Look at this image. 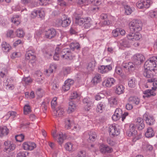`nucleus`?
<instances>
[{"mask_svg": "<svg viewBox=\"0 0 157 157\" xmlns=\"http://www.w3.org/2000/svg\"><path fill=\"white\" fill-rule=\"evenodd\" d=\"M65 82L66 83L68 84L69 85L71 86L74 84V81L73 79H68L65 81Z\"/></svg>", "mask_w": 157, "mask_h": 157, "instance_id": "60", "label": "nucleus"}, {"mask_svg": "<svg viewBox=\"0 0 157 157\" xmlns=\"http://www.w3.org/2000/svg\"><path fill=\"white\" fill-rule=\"evenodd\" d=\"M54 116L56 117H60L64 113V109L61 107H59L54 111Z\"/></svg>", "mask_w": 157, "mask_h": 157, "instance_id": "23", "label": "nucleus"}, {"mask_svg": "<svg viewBox=\"0 0 157 157\" xmlns=\"http://www.w3.org/2000/svg\"><path fill=\"white\" fill-rule=\"evenodd\" d=\"M49 101H48L47 103L45 102H43L41 105V107L42 108L43 111L44 112H45L47 110V104L49 103Z\"/></svg>", "mask_w": 157, "mask_h": 157, "instance_id": "52", "label": "nucleus"}, {"mask_svg": "<svg viewBox=\"0 0 157 157\" xmlns=\"http://www.w3.org/2000/svg\"><path fill=\"white\" fill-rule=\"evenodd\" d=\"M120 28H117L113 30L112 34L114 37H117L119 34Z\"/></svg>", "mask_w": 157, "mask_h": 157, "instance_id": "45", "label": "nucleus"}, {"mask_svg": "<svg viewBox=\"0 0 157 157\" xmlns=\"http://www.w3.org/2000/svg\"><path fill=\"white\" fill-rule=\"evenodd\" d=\"M28 154L27 152L21 151L17 153V157H26V154Z\"/></svg>", "mask_w": 157, "mask_h": 157, "instance_id": "48", "label": "nucleus"}, {"mask_svg": "<svg viewBox=\"0 0 157 157\" xmlns=\"http://www.w3.org/2000/svg\"><path fill=\"white\" fill-rule=\"evenodd\" d=\"M137 131L135 130V127L134 124H131L129 125V129L127 131L126 133L129 137L133 136V140L136 141L140 138V136L137 135Z\"/></svg>", "mask_w": 157, "mask_h": 157, "instance_id": "3", "label": "nucleus"}, {"mask_svg": "<svg viewBox=\"0 0 157 157\" xmlns=\"http://www.w3.org/2000/svg\"><path fill=\"white\" fill-rule=\"evenodd\" d=\"M114 128L115 129H114V136L118 135L120 133V132L119 128L115 125Z\"/></svg>", "mask_w": 157, "mask_h": 157, "instance_id": "54", "label": "nucleus"}, {"mask_svg": "<svg viewBox=\"0 0 157 157\" xmlns=\"http://www.w3.org/2000/svg\"><path fill=\"white\" fill-rule=\"evenodd\" d=\"M103 96V94L101 93H98L95 96V99L96 100H99L102 98H103L102 96Z\"/></svg>", "mask_w": 157, "mask_h": 157, "instance_id": "56", "label": "nucleus"}, {"mask_svg": "<svg viewBox=\"0 0 157 157\" xmlns=\"http://www.w3.org/2000/svg\"><path fill=\"white\" fill-rule=\"evenodd\" d=\"M95 65L94 62L92 61L90 62L87 66V69L89 72L93 71L94 69Z\"/></svg>", "mask_w": 157, "mask_h": 157, "instance_id": "31", "label": "nucleus"}, {"mask_svg": "<svg viewBox=\"0 0 157 157\" xmlns=\"http://www.w3.org/2000/svg\"><path fill=\"white\" fill-rule=\"evenodd\" d=\"M6 20L4 17L2 15H0V24H1L3 26L5 25Z\"/></svg>", "mask_w": 157, "mask_h": 157, "instance_id": "59", "label": "nucleus"}, {"mask_svg": "<svg viewBox=\"0 0 157 157\" xmlns=\"http://www.w3.org/2000/svg\"><path fill=\"white\" fill-rule=\"evenodd\" d=\"M9 132V130L6 126L0 127V137L6 136Z\"/></svg>", "mask_w": 157, "mask_h": 157, "instance_id": "19", "label": "nucleus"}, {"mask_svg": "<svg viewBox=\"0 0 157 157\" xmlns=\"http://www.w3.org/2000/svg\"><path fill=\"white\" fill-rule=\"evenodd\" d=\"M154 131L152 128L148 127L147 128V131L145 133V135L147 138H151L154 136Z\"/></svg>", "mask_w": 157, "mask_h": 157, "instance_id": "22", "label": "nucleus"}, {"mask_svg": "<svg viewBox=\"0 0 157 157\" xmlns=\"http://www.w3.org/2000/svg\"><path fill=\"white\" fill-rule=\"evenodd\" d=\"M2 50L4 52H8L11 48L9 44H7L6 42H2Z\"/></svg>", "mask_w": 157, "mask_h": 157, "instance_id": "26", "label": "nucleus"}, {"mask_svg": "<svg viewBox=\"0 0 157 157\" xmlns=\"http://www.w3.org/2000/svg\"><path fill=\"white\" fill-rule=\"evenodd\" d=\"M15 148V145L13 144L10 143L8 146H7L6 147H5L4 150L5 151H10L13 150Z\"/></svg>", "mask_w": 157, "mask_h": 157, "instance_id": "33", "label": "nucleus"}, {"mask_svg": "<svg viewBox=\"0 0 157 157\" xmlns=\"http://www.w3.org/2000/svg\"><path fill=\"white\" fill-rule=\"evenodd\" d=\"M52 136L54 139H57V141L60 145H61L63 142V141L66 138L65 135H63L62 133H60L58 135H56V132H53L52 133Z\"/></svg>", "mask_w": 157, "mask_h": 157, "instance_id": "7", "label": "nucleus"}, {"mask_svg": "<svg viewBox=\"0 0 157 157\" xmlns=\"http://www.w3.org/2000/svg\"><path fill=\"white\" fill-rule=\"evenodd\" d=\"M124 87L122 85L117 86L116 88L115 92L118 95L123 93L124 92Z\"/></svg>", "mask_w": 157, "mask_h": 157, "instance_id": "29", "label": "nucleus"}, {"mask_svg": "<svg viewBox=\"0 0 157 157\" xmlns=\"http://www.w3.org/2000/svg\"><path fill=\"white\" fill-rule=\"evenodd\" d=\"M88 19V17H81L79 16H77L75 17V22L79 25H81L84 23L86 20Z\"/></svg>", "mask_w": 157, "mask_h": 157, "instance_id": "21", "label": "nucleus"}, {"mask_svg": "<svg viewBox=\"0 0 157 157\" xmlns=\"http://www.w3.org/2000/svg\"><path fill=\"white\" fill-rule=\"evenodd\" d=\"M79 98V95L77 94L76 92H74L71 94L70 96V101H74V100L75 99H78Z\"/></svg>", "mask_w": 157, "mask_h": 157, "instance_id": "39", "label": "nucleus"}, {"mask_svg": "<svg viewBox=\"0 0 157 157\" xmlns=\"http://www.w3.org/2000/svg\"><path fill=\"white\" fill-rule=\"evenodd\" d=\"M132 38L130 37V35L128 34L127 38L124 39L122 43V45L124 47L129 48L132 45Z\"/></svg>", "mask_w": 157, "mask_h": 157, "instance_id": "13", "label": "nucleus"}, {"mask_svg": "<svg viewBox=\"0 0 157 157\" xmlns=\"http://www.w3.org/2000/svg\"><path fill=\"white\" fill-rule=\"evenodd\" d=\"M105 105L102 102H101L97 106L96 111L98 112L101 113L102 112L103 109L105 108Z\"/></svg>", "mask_w": 157, "mask_h": 157, "instance_id": "30", "label": "nucleus"}, {"mask_svg": "<svg viewBox=\"0 0 157 157\" xmlns=\"http://www.w3.org/2000/svg\"><path fill=\"white\" fill-rule=\"evenodd\" d=\"M63 74L64 75H67L70 73V68L69 67H67L63 68Z\"/></svg>", "mask_w": 157, "mask_h": 157, "instance_id": "58", "label": "nucleus"}, {"mask_svg": "<svg viewBox=\"0 0 157 157\" xmlns=\"http://www.w3.org/2000/svg\"><path fill=\"white\" fill-rule=\"evenodd\" d=\"M135 80L134 78H132L128 80V85L131 88H134L135 86Z\"/></svg>", "mask_w": 157, "mask_h": 157, "instance_id": "36", "label": "nucleus"}, {"mask_svg": "<svg viewBox=\"0 0 157 157\" xmlns=\"http://www.w3.org/2000/svg\"><path fill=\"white\" fill-rule=\"evenodd\" d=\"M66 125L65 128L67 129L71 128L70 120L69 119H66L65 120Z\"/></svg>", "mask_w": 157, "mask_h": 157, "instance_id": "51", "label": "nucleus"}, {"mask_svg": "<svg viewBox=\"0 0 157 157\" xmlns=\"http://www.w3.org/2000/svg\"><path fill=\"white\" fill-rule=\"evenodd\" d=\"M121 117L117 115L113 114L112 117V119L114 121H117Z\"/></svg>", "mask_w": 157, "mask_h": 157, "instance_id": "63", "label": "nucleus"}, {"mask_svg": "<svg viewBox=\"0 0 157 157\" xmlns=\"http://www.w3.org/2000/svg\"><path fill=\"white\" fill-rule=\"evenodd\" d=\"M84 104H86L88 106H90V103L89 102V101L87 98H85L82 100Z\"/></svg>", "mask_w": 157, "mask_h": 157, "instance_id": "62", "label": "nucleus"}, {"mask_svg": "<svg viewBox=\"0 0 157 157\" xmlns=\"http://www.w3.org/2000/svg\"><path fill=\"white\" fill-rule=\"evenodd\" d=\"M61 57L62 58H65L66 59L71 60L72 59V53L71 54H66L64 55H62Z\"/></svg>", "mask_w": 157, "mask_h": 157, "instance_id": "42", "label": "nucleus"}, {"mask_svg": "<svg viewBox=\"0 0 157 157\" xmlns=\"http://www.w3.org/2000/svg\"><path fill=\"white\" fill-rule=\"evenodd\" d=\"M125 13L127 15H129L132 13V9L129 6L127 5L124 6Z\"/></svg>", "mask_w": 157, "mask_h": 157, "instance_id": "34", "label": "nucleus"}, {"mask_svg": "<svg viewBox=\"0 0 157 157\" xmlns=\"http://www.w3.org/2000/svg\"><path fill=\"white\" fill-rule=\"evenodd\" d=\"M71 50L69 48H65L63 49L61 52V56L66 54H71Z\"/></svg>", "mask_w": 157, "mask_h": 157, "instance_id": "43", "label": "nucleus"}, {"mask_svg": "<svg viewBox=\"0 0 157 157\" xmlns=\"http://www.w3.org/2000/svg\"><path fill=\"white\" fill-rule=\"evenodd\" d=\"M56 34V30L53 28H52L46 31L45 36L47 38L51 39L54 38Z\"/></svg>", "mask_w": 157, "mask_h": 157, "instance_id": "11", "label": "nucleus"}, {"mask_svg": "<svg viewBox=\"0 0 157 157\" xmlns=\"http://www.w3.org/2000/svg\"><path fill=\"white\" fill-rule=\"evenodd\" d=\"M147 81L149 82H153V87H152V90H147L144 92V95L143 96V97L144 98H149L151 96H154L156 95L154 90L157 88V80L155 78H149L147 80Z\"/></svg>", "mask_w": 157, "mask_h": 157, "instance_id": "1", "label": "nucleus"}, {"mask_svg": "<svg viewBox=\"0 0 157 157\" xmlns=\"http://www.w3.org/2000/svg\"><path fill=\"white\" fill-rule=\"evenodd\" d=\"M91 26V24L90 23V21L89 18L84 23L83 27L85 29H88Z\"/></svg>", "mask_w": 157, "mask_h": 157, "instance_id": "49", "label": "nucleus"}, {"mask_svg": "<svg viewBox=\"0 0 157 157\" xmlns=\"http://www.w3.org/2000/svg\"><path fill=\"white\" fill-rule=\"evenodd\" d=\"M69 107L67 111L68 113H71L74 111L76 108V105L74 101H70Z\"/></svg>", "mask_w": 157, "mask_h": 157, "instance_id": "17", "label": "nucleus"}, {"mask_svg": "<svg viewBox=\"0 0 157 157\" xmlns=\"http://www.w3.org/2000/svg\"><path fill=\"white\" fill-rule=\"evenodd\" d=\"M143 119L149 125H151L155 123V121L154 117L149 115L147 113H146L143 115Z\"/></svg>", "mask_w": 157, "mask_h": 157, "instance_id": "6", "label": "nucleus"}, {"mask_svg": "<svg viewBox=\"0 0 157 157\" xmlns=\"http://www.w3.org/2000/svg\"><path fill=\"white\" fill-rule=\"evenodd\" d=\"M22 81H24L26 84H28L31 82V78L29 77H25L22 79Z\"/></svg>", "mask_w": 157, "mask_h": 157, "instance_id": "57", "label": "nucleus"}, {"mask_svg": "<svg viewBox=\"0 0 157 157\" xmlns=\"http://www.w3.org/2000/svg\"><path fill=\"white\" fill-rule=\"evenodd\" d=\"M144 66V68L152 70V71H155V68L157 66V64L154 58L153 57L146 61Z\"/></svg>", "mask_w": 157, "mask_h": 157, "instance_id": "4", "label": "nucleus"}, {"mask_svg": "<svg viewBox=\"0 0 157 157\" xmlns=\"http://www.w3.org/2000/svg\"><path fill=\"white\" fill-rule=\"evenodd\" d=\"M112 69V67L111 65L106 66L102 65L98 67L99 72L102 74L106 73Z\"/></svg>", "mask_w": 157, "mask_h": 157, "instance_id": "14", "label": "nucleus"}, {"mask_svg": "<svg viewBox=\"0 0 157 157\" xmlns=\"http://www.w3.org/2000/svg\"><path fill=\"white\" fill-rule=\"evenodd\" d=\"M128 100L130 102L136 105L139 104L140 102V99L135 96L130 97L128 98Z\"/></svg>", "mask_w": 157, "mask_h": 157, "instance_id": "25", "label": "nucleus"}, {"mask_svg": "<svg viewBox=\"0 0 157 157\" xmlns=\"http://www.w3.org/2000/svg\"><path fill=\"white\" fill-rule=\"evenodd\" d=\"M115 71L117 74L121 76L123 75V74L122 73V69L121 68L117 67L115 69Z\"/></svg>", "mask_w": 157, "mask_h": 157, "instance_id": "55", "label": "nucleus"}, {"mask_svg": "<svg viewBox=\"0 0 157 157\" xmlns=\"http://www.w3.org/2000/svg\"><path fill=\"white\" fill-rule=\"evenodd\" d=\"M97 136L96 133L93 131H91L90 132L89 135V138L88 140L89 142H93L95 140Z\"/></svg>", "mask_w": 157, "mask_h": 157, "instance_id": "28", "label": "nucleus"}, {"mask_svg": "<svg viewBox=\"0 0 157 157\" xmlns=\"http://www.w3.org/2000/svg\"><path fill=\"white\" fill-rule=\"evenodd\" d=\"M70 86L68 84L64 82V84L63 86L62 89L64 91H66L70 89Z\"/></svg>", "mask_w": 157, "mask_h": 157, "instance_id": "53", "label": "nucleus"}, {"mask_svg": "<svg viewBox=\"0 0 157 157\" xmlns=\"http://www.w3.org/2000/svg\"><path fill=\"white\" fill-rule=\"evenodd\" d=\"M70 49L71 50L73 51L75 49L79 50L80 47L79 44L78 43H71L70 45Z\"/></svg>", "mask_w": 157, "mask_h": 157, "instance_id": "27", "label": "nucleus"}, {"mask_svg": "<svg viewBox=\"0 0 157 157\" xmlns=\"http://www.w3.org/2000/svg\"><path fill=\"white\" fill-rule=\"evenodd\" d=\"M15 138L16 141L19 142L22 141L24 139V136L22 134L17 135L15 136Z\"/></svg>", "mask_w": 157, "mask_h": 157, "instance_id": "38", "label": "nucleus"}, {"mask_svg": "<svg viewBox=\"0 0 157 157\" xmlns=\"http://www.w3.org/2000/svg\"><path fill=\"white\" fill-rule=\"evenodd\" d=\"M16 34L17 37L20 38L23 37L25 35V33L22 29H18L16 31Z\"/></svg>", "mask_w": 157, "mask_h": 157, "instance_id": "32", "label": "nucleus"}, {"mask_svg": "<svg viewBox=\"0 0 157 157\" xmlns=\"http://www.w3.org/2000/svg\"><path fill=\"white\" fill-rule=\"evenodd\" d=\"M100 151L103 154L111 153L113 151V149L106 145L101 144L100 147Z\"/></svg>", "mask_w": 157, "mask_h": 157, "instance_id": "12", "label": "nucleus"}, {"mask_svg": "<svg viewBox=\"0 0 157 157\" xmlns=\"http://www.w3.org/2000/svg\"><path fill=\"white\" fill-rule=\"evenodd\" d=\"M152 71V70L144 68V71L143 73L144 76L147 78H152L153 77Z\"/></svg>", "mask_w": 157, "mask_h": 157, "instance_id": "24", "label": "nucleus"}, {"mask_svg": "<svg viewBox=\"0 0 157 157\" xmlns=\"http://www.w3.org/2000/svg\"><path fill=\"white\" fill-rule=\"evenodd\" d=\"M13 31L11 30H8L6 35L7 37L13 38L14 37Z\"/></svg>", "mask_w": 157, "mask_h": 157, "instance_id": "50", "label": "nucleus"}, {"mask_svg": "<svg viewBox=\"0 0 157 157\" xmlns=\"http://www.w3.org/2000/svg\"><path fill=\"white\" fill-rule=\"evenodd\" d=\"M114 129H115V128H114V125L113 124L110 125L109 128V134L113 136H114Z\"/></svg>", "mask_w": 157, "mask_h": 157, "instance_id": "41", "label": "nucleus"}, {"mask_svg": "<svg viewBox=\"0 0 157 157\" xmlns=\"http://www.w3.org/2000/svg\"><path fill=\"white\" fill-rule=\"evenodd\" d=\"M145 58L143 55L141 54H138L134 56L133 60L136 64L140 65L143 63Z\"/></svg>", "mask_w": 157, "mask_h": 157, "instance_id": "9", "label": "nucleus"}, {"mask_svg": "<svg viewBox=\"0 0 157 157\" xmlns=\"http://www.w3.org/2000/svg\"><path fill=\"white\" fill-rule=\"evenodd\" d=\"M128 34L130 35V37L132 38V41L139 40L141 37L140 33L138 32H129Z\"/></svg>", "mask_w": 157, "mask_h": 157, "instance_id": "18", "label": "nucleus"}, {"mask_svg": "<svg viewBox=\"0 0 157 157\" xmlns=\"http://www.w3.org/2000/svg\"><path fill=\"white\" fill-rule=\"evenodd\" d=\"M110 102L111 104L116 105L117 104V99L116 97H113L110 99Z\"/></svg>", "mask_w": 157, "mask_h": 157, "instance_id": "47", "label": "nucleus"}, {"mask_svg": "<svg viewBox=\"0 0 157 157\" xmlns=\"http://www.w3.org/2000/svg\"><path fill=\"white\" fill-rule=\"evenodd\" d=\"M129 32H138L141 30V22L138 20H133L129 24Z\"/></svg>", "mask_w": 157, "mask_h": 157, "instance_id": "2", "label": "nucleus"}, {"mask_svg": "<svg viewBox=\"0 0 157 157\" xmlns=\"http://www.w3.org/2000/svg\"><path fill=\"white\" fill-rule=\"evenodd\" d=\"M136 68V66L132 62H129L128 70V71H132L134 70Z\"/></svg>", "mask_w": 157, "mask_h": 157, "instance_id": "44", "label": "nucleus"}, {"mask_svg": "<svg viewBox=\"0 0 157 157\" xmlns=\"http://www.w3.org/2000/svg\"><path fill=\"white\" fill-rule=\"evenodd\" d=\"M36 147V145L33 142H25L23 144V148L25 150L31 151Z\"/></svg>", "mask_w": 157, "mask_h": 157, "instance_id": "8", "label": "nucleus"}, {"mask_svg": "<svg viewBox=\"0 0 157 157\" xmlns=\"http://www.w3.org/2000/svg\"><path fill=\"white\" fill-rule=\"evenodd\" d=\"M72 144L71 143H68L66 144L65 147L67 150L70 151L72 150Z\"/></svg>", "mask_w": 157, "mask_h": 157, "instance_id": "46", "label": "nucleus"}, {"mask_svg": "<svg viewBox=\"0 0 157 157\" xmlns=\"http://www.w3.org/2000/svg\"><path fill=\"white\" fill-rule=\"evenodd\" d=\"M116 82V80L112 78H108L102 82V85L107 87H110Z\"/></svg>", "mask_w": 157, "mask_h": 157, "instance_id": "10", "label": "nucleus"}, {"mask_svg": "<svg viewBox=\"0 0 157 157\" xmlns=\"http://www.w3.org/2000/svg\"><path fill=\"white\" fill-rule=\"evenodd\" d=\"M112 24V22L109 20H105L103 22V26L105 25H111Z\"/></svg>", "mask_w": 157, "mask_h": 157, "instance_id": "61", "label": "nucleus"}, {"mask_svg": "<svg viewBox=\"0 0 157 157\" xmlns=\"http://www.w3.org/2000/svg\"><path fill=\"white\" fill-rule=\"evenodd\" d=\"M89 2L94 6H98L101 4V0H89Z\"/></svg>", "mask_w": 157, "mask_h": 157, "instance_id": "37", "label": "nucleus"}, {"mask_svg": "<svg viewBox=\"0 0 157 157\" xmlns=\"http://www.w3.org/2000/svg\"><path fill=\"white\" fill-rule=\"evenodd\" d=\"M135 125L137 128L139 130H142L145 127L143 119L141 118H137V121L135 123Z\"/></svg>", "mask_w": 157, "mask_h": 157, "instance_id": "15", "label": "nucleus"}, {"mask_svg": "<svg viewBox=\"0 0 157 157\" xmlns=\"http://www.w3.org/2000/svg\"><path fill=\"white\" fill-rule=\"evenodd\" d=\"M76 157H86L85 154H84L82 151H80L78 153V155Z\"/></svg>", "mask_w": 157, "mask_h": 157, "instance_id": "64", "label": "nucleus"}, {"mask_svg": "<svg viewBox=\"0 0 157 157\" xmlns=\"http://www.w3.org/2000/svg\"><path fill=\"white\" fill-rule=\"evenodd\" d=\"M101 81V75L99 74H97L91 80V82L94 85H96L98 83L100 82Z\"/></svg>", "mask_w": 157, "mask_h": 157, "instance_id": "20", "label": "nucleus"}, {"mask_svg": "<svg viewBox=\"0 0 157 157\" xmlns=\"http://www.w3.org/2000/svg\"><path fill=\"white\" fill-rule=\"evenodd\" d=\"M19 17V16L17 15L13 16V17L11 19L12 22L16 24L17 25H19L20 23V22L17 19Z\"/></svg>", "mask_w": 157, "mask_h": 157, "instance_id": "35", "label": "nucleus"}, {"mask_svg": "<svg viewBox=\"0 0 157 157\" xmlns=\"http://www.w3.org/2000/svg\"><path fill=\"white\" fill-rule=\"evenodd\" d=\"M24 111L25 114H27L29 113L31 111V109L29 105H25L24 107Z\"/></svg>", "mask_w": 157, "mask_h": 157, "instance_id": "40", "label": "nucleus"}, {"mask_svg": "<svg viewBox=\"0 0 157 157\" xmlns=\"http://www.w3.org/2000/svg\"><path fill=\"white\" fill-rule=\"evenodd\" d=\"M152 2L150 0H146L142 2L139 1L136 3V6L140 9L148 8L150 6Z\"/></svg>", "mask_w": 157, "mask_h": 157, "instance_id": "5", "label": "nucleus"}, {"mask_svg": "<svg viewBox=\"0 0 157 157\" xmlns=\"http://www.w3.org/2000/svg\"><path fill=\"white\" fill-rule=\"evenodd\" d=\"M63 16V18H62V27L66 28L70 25L71 20L66 15L64 14Z\"/></svg>", "mask_w": 157, "mask_h": 157, "instance_id": "16", "label": "nucleus"}]
</instances>
